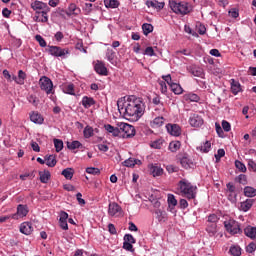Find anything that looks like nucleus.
Listing matches in <instances>:
<instances>
[{"mask_svg":"<svg viewBox=\"0 0 256 256\" xmlns=\"http://www.w3.org/2000/svg\"><path fill=\"white\" fill-rule=\"evenodd\" d=\"M104 5L108 9H117L119 7V1L118 0H104Z\"/></svg>","mask_w":256,"mask_h":256,"instance_id":"nucleus-39","label":"nucleus"},{"mask_svg":"<svg viewBox=\"0 0 256 256\" xmlns=\"http://www.w3.org/2000/svg\"><path fill=\"white\" fill-rule=\"evenodd\" d=\"M47 51L53 57H65V55H69V49L61 48L59 46H48Z\"/></svg>","mask_w":256,"mask_h":256,"instance_id":"nucleus-7","label":"nucleus"},{"mask_svg":"<svg viewBox=\"0 0 256 256\" xmlns=\"http://www.w3.org/2000/svg\"><path fill=\"white\" fill-rule=\"evenodd\" d=\"M255 203V199H246L245 201L240 203V211H243L244 213H247L253 207V204Z\"/></svg>","mask_w":256,"mask_h":256,"instance_id":"nucleus-18","label":"nucleus"},{"mask_svg":"<svg viewBox=\"0 0 256 256\" xmlns=\"http://www.w3.org/2000/svg\"><path fill=\"white\" fill-rule=\"evenodd\" d=\"M168 205L169 207H176L177 205V199H175V195L173 194H168Z\"/></svg>","mask_w":256,"mask_h":256,"instance_id":"nucleus-51","label":"nucleus"},{"mask_svg":"<svg viewBox=\"0 0 256 256\" xmlns=\"http://www.w3.org/2000/svg\"><path fill=\"white\" fill-rule=\"evenodd\" d=\"M163 143V139L159 138L151 142L150 147H152V149H161V147H163Z\"/></svg>","mask_w":256,"mask_h":256,"instance_id":"nucleus-44","label":"nucleus"},{"mask_svg":"<svg viewBox=\"0 0 256 256\" xmlns=\"http://www.w3.org/2000/svg\"><path fill=\"white\" fill-rule=\"evenodd\" d=\"M124 167H135L141 165V160L135 158H129L123 162Z\"/></svg>","mask_w":256,"mask_h":256,"instance_id":"nucleus-30","label":"nucleus"},{"mask_svg":"<svg viewBox=\"0 0 256 256\" xmlns=\"http://www.w3.org/2000/svg\"><path fill=\"white\" fill-rule=\"evenodd\" d=\"M166 129L168 133L174 137H179V135H181V127L177 124H167Z\"/></svg>","mask_w":256,"mask_h":256,"instance_id":"nucleus-12","label":"nucleus"},{"mask_svg":"<svg viewBox=\"0 0 256 256\" xmlns=\"http://www.w3.org/2000/svg\"><path fill=\"white\" fill-rule=\"evenodd\" d=\"M30 120L32 121V123H37L38 125H41L44 121L43 116H41V114H39L38 112H32V114L30 115Z\"/></svg>","mask_w":256,"mask_h":256,"instance_id":"nucleus-27","label":"nucleus"},{"mask_svg":"<svg viewBox=\"0 0 256 256\" xmlns=\"http://www.w3.org/2000/svg\"><path fill=\"white\" fill-rule=\"evenodd\" d=\"M170 89L175 95H181V93H183V88L178 83L170 84Z\"/></svg>","mask_w":256,"mask_h":256,"instance_id":"nucleus-40","label":"nucleus"},{"mask_svg":"<svg viewBox=\"0 0 256 256\" xmlns=\"http://www.w3.org/2000/svg\"><path fill=\"white\" fill-rule=\"evenodd\" d=\"M222 128L226 133H229L231 131V124L227 120L222 121Z\"/></svg>","mask_w":256,"mask_h":256,"instance_id":"nucleus-61","label":"nucleus"},{"mask_svg":"<svg viewBox=\"0 0 256 256\" xmlns=\"http://www.w3.org/2000/svg\"><path fill=\"white\" fill-rule=\"evenodd\" d=\"M81 146H82L81 142H79L77 140L72 141L71 143L67 142V147H68V149H71V150L79 149V147H81Z\"/></svg>","mask_w":256,"mask_h":256,"instance_id":"nucleus-46","label":"nucleus"},{"mask_svg":"<svg viewBox=\"0 0 256 256\" xmlns=\"http://www.w3.org/2000/svg\"><path fill=\"white\" fill-rule=\"evenodd\" d=\"M228 15L232 17V19H237L239 17V9L237 8H232L228 11Z\"/></svg>","mask_w":256,"mask_h":256,"instance_id":"nucleus-54","label":"nucleus"},{"mask_svg":"<svg viewBox=\"0 0 256 256\" xmlns=\"http://www.w3.org/2000/svg\"><path fill=\"white\" fill-rule=\"evenodd\" d=\"M211 149V142L206 141L203 143V145L200 146V151H203V153H209V150Z\"/></svg>","mask_w":256,"mask_h":256,"instance_id":"nucleus-52","label":"nucleus"},{"mask_svg":"<svg viewBox=\"0 0 256 256\" xmlns=\"http://www.w3.org/2000/svg\"><path fill=\"white\" fill-rule=\"evenodd\" d=\"M29 214V207L27 205L19 204L17 206V212L12 215V219H23Z\"/></svg>","mask_w":256,"mask_h":256,"instance_id":"nucleus-9","label":"nucleus"},{"mask_svg":"<svg viewBox=\"0 0 256 256\" xmlns=\"http://www.w3.org/2000/svg\"><path fill=\"white\" fill-rule=\"evenodd\" d=\"M61 175H63L65 179L71 180L73 179V175H75V171L73 168H66L62 171Z\"/></svg>","mask_w":256,"mask_h":256,"instance_id":"nucleus-36","label":"nucleus"},{"mask_svg":"<svg viewBox=\"0 0 256 256\" xmlns=\"http://www.w3.org/2000/svg\"><path fill=\"white\" fill-rule=\"evenodd\" d=\"M94 71L98 73V75H109V71L107 70V67L105 66V62L103 61H96V64L94 65Z\"/></svg>","mask_w":256,"mask_h":256,"instance_id":"nucleus-11","label":"nucleus"},{"mask_svg":"<svg viewBox=\"0 0 256 256\" xmlns=\"http://www.w3.org/2000/svg\"><path fill=\"white\" fill-rule=\"evenodd\" d=\"M124 243L135 244V243H136V240H135V238L133 237V235H131V234H126V235L124 236Z\"/></svg>","mask_w":256,"mask_h":256,"instance_id":"nucleus-56","label":"nucleus"},{"mask_svg":"<svg viewBox=\"0 0 256 256\" xmlns=\"http://www.w3.org/2000/svg\"><path fill=\"white\" fill-rule=\"evenodd\" d=\"M27 101L31 103V105H33L34 107H37V105H39V98L33 94L27 97Z\"/></svg>","mask_w":256,"mask_h":256,"instance_id":"nucleus-45","label":"nucleus"},{"mask_svg":"<svg viewBox=\"0 0 256 256\" xmlns=\"http://www.w3.org/2000/svg\"><path fill=\"white\" fill-rule=\"evenodd\" d=\"M188 71L194 77H203V75H205V72L203 71V68H201L199 66H196V65L189 66Z\"/></svg>","mask_w":256,"mask_h":256,"instance_id":"nucleus-14","label":"nucleus"},{"mask_svg":"<svg viewBox=\"0 0 256 256\" xmlns=\"http://www.w3.org/2000/svg\"><path fill=\"white\" fill-rule=\"evenodd\" d=\"M108 215H110V217H121L123 215V209L119 204L112 202L108 207Z\"/></svg>","mask_w":256,"mask_h":256,"instance_id":"nucleus-8","label":"nucleus"},{"mask_svg":"<svg viewBox=\"0 0 256 256\" xmlns=\"http://www.w3.org/2000/svg\"><path fill=\"white\" fill-rule=\"evenodd\" d=\"M217 221H219V216L216 214H210L208 216V222L217 225Z\"/></svg>","mask_w":256,"mask_h":256,"instance_id":"nucleus-57","label":"nucleus"},{"mask_svg":"<svg viewBox=\"0 0 256 256\" xmlns=\"http://www.w3.org/2000/svg\"><path fill=\"white\" fill-rule=\"evenodd\" d=\"M180 164L182 167H184V169H190L191 165H193V162L191 159H189V157L184 156L180 159Z\"/></svg>","mask_w":256,"mask_h":256,"instance_id":"nucleus-35","label":"nucleus"},{"mask_svg":"<svg viewBox=\"0 0 256 256\" xmlns=\"http://www.w3.org/2000/svg\"><path fill=\"white\" fill-rule=\"evenodd\" d=\"M41 183H49L51 179V172L49 170H44L39 172Z\"/></svg>","mask_w":256,"mask_h":256,"instance_id":"nucleus-29","label":"nucleus"},{"mask_svg":"<svg viewBox=\"0 0 256 256\" xmlns=\"http://www.w3.org/2000/svg\"><path fill=\"white\" fill-rule=\"evenodd\" d=\"M20 233H23V235H31L33 233V224L30 222H23L20 225Z\"/></svg>","mask_w":256,"mask_h":256,"instance_id":"nucleus-16","label":"nucleus"},{"mask_svg":"<svg viewBox=\"0 0 256 256\" xmlns=\"http://www.w3.org/2000/svg\"><path fill=\"white\" fill-rule=\"evenodd\" d=\"M189 123L191 127H201L203 125V118L197 114H193L190 119Z\"/></svg>","mask_w":256,"mask_h":256,"instance_id":"nucleus-15","label":"nucleus"},{"mask_svg":"<svg viewBox=\"0 0 256 256\" xmlns=\"http://www.w3.org/2000/svg\"><path fill=\"white\" fill-rule=\"evenodd\" d=\"M106 59L111 63L112 65H117V55L115 51L111 48H108L106 51Z\"/></svg>","mask_w":256,"mask_h":256,"instance_id":"nucleus-21","label":"nucleus"},{"mask_svg":"<svg viewBox=\"0 0 256 256\" xmlns=\"http://www.w3.org/2000/svg\"><path fill=\"white\" fill-rule=\"evenodd\" d=\"M62 13H65L68 17H71V15H79L81 13V8L77 7L75 3H72L69 5L67 11H62Z\"/></svg>","mask_w":256,"mask_h":256,"instance_id":"nucleus-17","label":"nucleus"},{"mask_svg":"<svg viewBox=\"0 0 256 256\" xmlns=\"http://www.w3.org/2000/svg\"><path fill=\"white\" fill-rule=\"evenodd\" d=\"M35 39L39 43L40 47H47V42L43 36L38 34L35 36Z\"/></svg>","mask_w":256,"mask_h":256,"instance_id":"nucleus-53","label":"nucleus"},{"mask_svg":"<svg viewBox=\"0 0 256 256\" xmlns=\"http://www.w3.org/2000/svg\"><path fill=\"white\" fill-rule=\"evenodd\" d=\"M227 189H228V192L230 193L229 194V199H235L237 197V193H235V185L231 182H229L227 185H226Z\"/></svg>","mask_w":256,"mask_h":256,"instance_id":"nucleus-34","label":"nucleus"},{"mask_svg":"<svg viewBox=\"0 0 256 256\" xmlns=\"http://www.w3.org/2000/svg\"><path fill=\"white\" fill-rule=\"evenodd\" d=\"M147 7H152L153 9H159V11H161V9H163L165 7V2H159V1H147L146 2Z\"/></svg>","mask_w":256,"mask_h":256,"instance_id":"nucleus-26","label":"nucleus"},{"mask_svg":"<svg viewBox=\"0 0 256 256\" xmlns=\"http://www.w3.org/2000/svg\"><path fill=\"white\" fill-rule=\"evenodd\" d=\"M155 215L159 223H165V221H167V212H165V210L156 209Z\"/></svg>","mask_w":256,"mask_h":256,"instance_id":"nucleus-24","label":"nucleus"},{"mask_svg":"<svg viewBox=\"0 0 256 256\" xmlns=\"http://www.w3.org/2000/svg\"><path fill=\"white\" fill-rule=\"evenodd\" d=\"M50 10H42L40 12H35L34 21L36 23H47L49 21V16L47 15Z\"/></svg>","mask_w":256,"mask_h":256,"instance_id":"nucleus-10","label":"nucleus"},{"mask_svg":"<svg viewBox=\"0 0 256 256\" xmlns=\"http://www.w3.org/2000/svg\"><path fill=\"white\" fill-rule=\"evenodd\" d=\"M94 131L93 127L91 126H86L83 130V135L85 137V139H91V137H93L94 135Z\"/></svg>","mask_w":256,"mask_h":256,"instance_id":"nucleus-41","label":"nucleus"},{"mask_svg":"<svg viewBox=\"0 0 256 256\" xmlns=\"http://www.w3.org/2000/svg\"><path fill=\"white\" fill-rule=\"evenodd\" d=\"M169 6L173 13H176V15H188V13H191V10L189 9V3L187 2H177V0H170Z\"/></svg>","mask_w":256,"mask_h":256,"instance_id":"nucleus-3","label":"nucleus"},{"mask_svg":"<svg viewBox=\"0 0 256 256\" xmlns=\"http://www.w3.org/2000/svg\"><path fill=\"white\" fill-rule=\"evenodd\" d=\"M231 91L233 95H237L241 91V84L238 81H235V79L231 80Z\"/></svg>","mask_w":256,"mask_h":256,"instance_id":"nucleus-31","label":"nucleus"},{"mask_svg":"<svg viewBox=\"0 0 256 256\" xmlns=\"http://www.w3.org/2000/svg\"><path fill=\"white\" fill-rule=\"evenodd\" d=\"M163 125H165V118L163 116H158L150 122L152 129H159V127H163Z\"/></svg>","mask_w":256,"mask_h":256,"instance_id":"nucleus-20","label":"nucleus"},{"mask_svg":"<svg viewBox=\"0 0 256 256\" xmlns=\"http://www.w3.org/2000/svg\"><path fill=\"white\" fill-rule=\"evenodd\" d=\"M185 101H192L197 103L199 101V96L197 94L189 93L184 96Z\"/></svg>","mask_w":256,"mask_h":256,"instance_id":"nucleus-42","label":"nucleus"},{"mask_svg":"<svg viewBox=\"0 0 256 256\" xmlns=\"http://www.w3.org/2000/svg\"><path fill=\"white\" fill-rule=\"evenodd\" d=\"M206 231L209 237H215L217 235V224L208 225Z\"/></svg>","mask_w":256,"mask_h":256,"instance_id":"nucleus-37","label":"nucleus"},{"mask_svg":"<svg viewBox=\"0 0 256 256\" xmlns=\"http://www.w3.org/2000/svg\"><path fill=\"white\" fill-rule=\"evenodd\" d=\"M117 127L120 128V135L124 139H129V137H135V127L133 125L120 122L117 124Z\"/></svg>","mask_w":256,"mask_h":256,"instance_id":"nucleus-5","label":"nucleus"},{"mask_svg":"<svg viewBox=\"0 0 256 256\" xmlns=\"http://www.w3.org/2000/svg\"><path fill=\"white\" fill-rule=\"evenodd\" d=\"M224 227L227 233H229L230 235H237L239 233H243V231L241 230V225L233 218H227L224 221Z\"/></svg>","mask_w":256,"mask_h":256,"instance_id":"nucleus-4","label":"nucleus"},{"mask_svg":"<svg viewBox=\"0 0 256 256\" xmlns=\"http://www.w3.org/2000/svg\"><path fill=\"white\" fill-rule=\"evenodd\" d=\"M45 162L48 167H55L57 165V159L54 155L45 156Z\"/></svg>","mask_w":256,"mask_h":256,"instance_id":"nucleus-33","label":"nucleus"},{"mask_svg":"<svg viewBox=\"0 0 256 256\" xmlns=\"http://www.w3.org/2000/svg\"><path fill=\"white\" fill-rule=\"evenodd\" d=\"M150 173L153 177H161V175H163V168H161L159 164H152L150 167Z\"/></svg>","mask_w":256,"mask_h":256,"instance_id":"nucleus-22","label":"nucleus"},{"mask_svg":"<svg viewBox=\"0 0 256 256\" xmlns=\"http://www.w3.org/2000/svg\"><path fill=\"white\" fill-rule=\"evenodd\" d=\"M83 11H85L86 15H89L93 11V4L85 3V5L83 7Z\"/></svg>","mask_w":256,"mask_h":256,"instance_id":"nucleus-58","label":"nucleus"},{"mask_svg":"<svg viewBox=\"0 0 256 256\" xmlns=\"http://www.w3.org/2000/svg\"><path fill=\"white\" fill-rule=\"evenodd\" d=\"M178 189L182 197H186V199L191 200L197 197V186H193V184L185 179L179 181Z\"/></svg>","mask_w":256,"mask_h":256,"instance_id":"nucleus-2","label":"nucleus"},{"mask_svg":"<svg viewBox=\"0 0 256 256\" xmlns=\"http://www.w3.org/2000/svg\"><path fill=\"white\" fill-rule=\"evenodd\" d=\"M123 249H125L126 251H130L131 253H133V251H135V249L133 248V244H131L129 242L123 243Z\"/></svg>","mask_w":256,"mask_h":256,"instance_id":"nucleus-62","label":"nucleus"},{"mask_svg":"<svg viewBox=\"0 0 256 256\" xmlns=\"http://www.w3.org/2000/svg\"><path fill=\"white\" fill-rule=\"evenodd\" d=\"M221 157H225V150L224 149H218L217 154H215L216 161H219Z\"/></svg>","mask_w":256,"mask_h":256,"instance_id":"nucleus-64","label":"nucleus"},{"mask_svg":"<svg viewBox=\"0 0 256 256\" xmlns=\"http://www.w3.org/2000/svg\"><path fill=\"white\" fill-rule=\"evenodd\" d=\"M86 173H89V175H99L101 173V170H99V168L89 167L86 168Z\"/></svg>","mask_w":256,"mask_h":256,"instance_id":"nucleus-55","label":"nucleus"},{"mask_svg":"<svg viewBox=\"0 0 256 256\" xmlns=\"http://www.w3.org/2000/svg\"><path fill=\"white\" fill-rule=\"evenodd\" d=\"M54 147L57 153L63 151V140L54 139Z\"/></svg>","mask_w":256,"mask_h":256,"instance_id":"nucleus-47","label":"nucleus"},{"mask_svg":"<svg viewBox=\"0 0 256 256\" xmlns=\"http://www.w3.org/2000/svg\"><path fill=\"white\" fill-rule=\"evenodd\" d=\"M40 89L45 91L46 95L53 94V81L47 76H42L39 80Z\"/></svg>","mask_w":256,"mask_h":256,"instance_id":"nucleus-6","label":"nucleus"},{"mask_svg":"<svg viewBox=\"0 0 256 256\" xmlns=\"http://www.w3.org/2000/svg\"><path fill=\"white\" fill-rule=\"evenodd\" d=\"M230 253L233 256H241V247L239 246L230 247Z\"/></svg>","mask_w":256,"mask_h":256,"instance_id":"nucleus-50","label":"nucleus"},{"mask_svg":"<svg viewBox=\"0 0 256 256\" xmlns=\"http://www.w3.org/2000/svg\"><path fill=\"white\" fill-rule=\"evenodd\" d=\"M118 111L127 121H139L140 117L145 114V102L143 98L137 96H128L126 100H118Z\"/></svg>","mask_w":256,"mask_h":256,"instance_id":"nucleus-1","label":"nucleus"},{"mask_svg":"<svg viewBox=\"0 0 256 256\" xmlns=\"http://www.w3.org/2000/svg\"><path fill=\"white\" fill-rule=\"evenodd\" d=\"M142 31L144 35H149V33H153V25L149 23H144L142 25Z\"/></svg>","mask_w":256,"mask_h":256,"instance_id":"nucleus-43","label":"nucleus"},{"mask_svg":"<svg viewBox=\"0 0 256 256\" xmlns=\"http://www.w3.org/2000/svg\"><path fill=\"white\" fill-rule=\"evenodd\" d=\"M197 29H198L199 35H205V33H207V28L203 24H199L197 26Z\"/></svg>","mask_w":256,"mask_h":256,"instance_id":"nucleus-63","label":"nucleus"},{"mask_svg":"<svg viewBox=\"0 0 256 256\" xmlns=\"http://www.w3.org/2000/svg\"><path fill=\"white\" fill-rule=\"evenodd\" d=\"M26 79H27V74L23 72V70L18 71V78L17 76H13V80L16 81L18 85H25Z\"/></svg>","mask_w":256,"mask_h":256,"instance_id":"nucleus-23","label":"nucleus"},{"mask_svg":"<svg viewBox=\"0 0 256 256\" xmlns=\"http://www.w3.org/2000/svg\"><path fill=\"white\" fill-rule=\"evenodd\" d=\"M256 250V243L251 242L247 247H246V252L247 253H255Z\"/></svg>","mask_w":256,"mask_h":256,"instance_id":"nucleus-60","label":"nucleus"},{"mask_svg":"<svg viewBox=\"0 0 256 256\" xmlns=\"http://www.w3.org/2000/svg\"><path fill=\"white\" fill-rule=\"evenodd\" d=\"M235 181H237V183H240L241 185H247V175L240 174L238 177L235 178Z\"/></svg>","mask_w":256,"mask_h":256,"instance_id":"nucleus-49","label":"nucleus"},{"mask_svg":"<svg viewBox=\"0 0 256 256\" xmlns=\"http://www.w3.org/2000/svg\"><path fill=\"white\" fill-rule=\"evenodd\" d=\"M235 167L238 168V170L241 171V173L247 172V167L239 160L235 161Z\"/></svg>","mask_w":256,"mask_h":256,"instance_id":"nucleus-48","label":"nucleus"},{"mask_svg":"<svg viewBox=\"0 0 256 256\" xmlns=\"http://www.w3.org/2000/svg\"><path fill=\"white\" fill-rule=\"evenodd\" d=\"M244 235H246V237H249V239H256V227L253 226H247L244 229Z\"/></svg>","mask_w":256,"mask_h":256,"instance_id":"nucleus-25","label":"nucleus"},{"mask_svg":"<svg viewBox=\"0 0 256 256\" xmlns=\"http://www.w3.org/2000/svg\"><path fill=\"white\" fill-rule=\"evenodd\" d=\"M144 55H148L149 57H155V50L151 46L146 47Z\"/></svg>","mask_w":256,"mask_h":256,"instance_id":"nucleus-59","label":"nucleus"},{"mask_svg":"<svg viewBox=\"0 0 256 256\" xmlns=\"http://www.w3.org/2000/svg\"><path fill=\"white\" fill-rule=\"evenodd\" d=\"M96 103L97 102L95 101V99L89 96H84L81 101V104L84 107V109H91V107H93V105H95Z\"/></svg>","mask_w":256,"mask_h":256,"instance_id":"nucleus-19","label":"nucleus"},{"mask_svg":"<svg viewBox=\"0 0 256 256\" xmlns=\"http://www.w3.org/2000/svg\"><path fill=\"white\" fill-rule=\"evenodd\" d=\"M169 149L172 153H177V151H179V149H181V142L180 141L170 142Z\"/></svg>","mask_w":256,"mask_h":256,"instance_id":"nucleus-38","label":"nucleus"},{"mask_svg":"<svg viewBox=\"0 0 256 256\" xmlns=\"http://www.w3.org/2000/svg\"><path fill=\"white\" fill-rule=\"evenodd\" d=\"M62 89L67 95H75V84L73 83L64 84Z\"/></svg>","mask_w":256,"mask_h":256,"instance_id":"nucleus-28","label":"nucleus"},{"mask_svg":"<svg viewBox=\"0 0 256 256\" xmlns=\"http://www.w3.org/2000/svg\"><path fill=\"white\" fill-rule=\"evenodd\" d=\"M244 195L245 197H256V189L254 187L251 186H246L244 188Z\"/></svg>","mask_w":256,"mask_h":256,"instance_id":"nucleus-32","label":"nucleus"},{"mask_svg":"<svg viewBox=\"0 0 256 256\" xmlns=\"http://www.w3.org/2000/svg\"><path fill=\"white\" fill-rule=\"evenodd\" d=\"M31 7L35 11V13H38L40 11H50L49 6L47 4L41 2V1H35L31 4Z\"/></svg>","mask_w":256,"mask_h":256,"instance_id":"nucleus-13","label":"nucleus"}]
</instances>
